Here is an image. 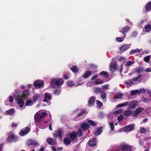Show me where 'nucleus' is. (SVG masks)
<instances>
[{
	"mask_svg": "<svg viewBox=\"0 0 151 151\" xmlns=\"http://www.w3.org/2000/svg\"><path fill=\"white\" fill-rule=\"evenodd\" d=\"M64 81L62 78H52L50 84L52 88H55L57 87H61Z\"/></svg>",
	"mask_w": 151,
	"mask_h": 151,
	"instance_id": "obj_1",
	"label": "nucleus"
},
{
	"mask_svg": "<svg viewBox=\"0 0 151 151\" xmlns=\"http://www.w3.org/2000/svg\"><path fill=\"white\" fill-rule=\"evenodd\" d=\"M7 140L8 142L12 141L15 142L18 141V137L15 135L13 133H10L7 138Z\"/></svg>",
	"mask_w": 151,
	"mask_h": 151,
	"instance_id": "obj_2",
	"label": "nucleus"
},
{
	"mask_svg": "<svg viewBox=\"0 0 151 151\" xmlns=\"http://www.w3.org/2000/svg\"><path fill=\"white\" fill-rule=\"evenodd\" d=\"M130 28L128 26H126L123 27L122 30L119 31L121 34L119 35V36L121 37H125L126 36V33L127 32L130 30Z\"/></svg>",
	"mask_w": 151,
	"mask_h": 151,
	"instance_id": "obj_3",
	"label": "nucleus"
},
{
	"mask_svg": "<svg viewBox=\"0 0 151 151\" xmlns=\"http://www.w3.org/2000/svg\"><path fill=\"white\" fill-rule=\"evenodd\" d=\"M122 150L123 151H131L132 149L130 146L126 144H122L120 145Z\"/></svg>",
	"mask_w": 151,
	"mask_h": 151,
	"instance_id": "obj_4",
	"label": "nucleus"
},
{
	"mask_svg": "<svg viewBox=\"0 0 151 151\" xmlns=\"http://www.w3.org/2000/svg\"><path fill=\"white\" fill-rule=\"evenodd\" d=\"M97 139L96 138H91L88 141V145L91 147H94L97 144Z\"/></svg>",
	"mask_w": 151,
	"mask_h": 151,
	"instance_id": "obj_5",
	"label": "nucleus"
},
{
	"mask_svg": "<svg viewBox=\"0 0 151 151\" xmlns=\"http://www.w3.org/2000/svg\"><path fill=\"white\" fill-rule=\"evenodd\" d=\"M47 142L50 145L54 146L57 144L56 139H52V137H48L47 139Z\"/></svg>",
	"mask_w": 151,
	"mask_h": 151,
	"instance_id": "obj_6",
	"label": "nucleus"
},
{
	"mask_svg": "<svg viewBox=\"0 0 151 151\" xmlns=\"http://www.w3.org/2000/svg\"><path fill=\"white\" fill-rule=\"evenodd\" d=\"M29 131V128L27 127L21 131L19 134L21 136H23L27 134Z\"/></svg>",
	"mask_w": 151,
	"mask_h": 151,
	"instance_id": "obj_7",
	"label": "nucleus"
},
{
	"mask_svg": "<svg viewBox=\"0 0 151 151\" xmlns=\"http://www.w3.org/2000/svg\"><path fill=\"white\" fill-rule=\"evenodd\" d=\"M80 127L83 131L85 132L90 127V125L86 123H82L80 125Z\"/></svg>",
	"mask_w": 151,
	"mask_h": 151,
	"instance_id": "obj_8",
	"label": "nucleus"
},
{
	"mask_svg": "<svg viewBox=\"0 0 151 151\" xmlns=\"http://www.w3.org/2000/svg\"><path fill=\"white\" fill-rule=\"evenodd\" d=\"M144 12L147 13L151 11V1L149 2L145 5Z\"/></svg>",
	"mask_w": 151,
	"mask_h": 151,
	"instance_id": "obj_9",
	"label": "nucleus"
},
{
	"mask_svg": "<svg viewBox=\"0 0 151 151\" xmlns=\"http://www.w3.org/2000/svg\"><path fill=\"white\" fill-rule=\"evenodd\" d=\"M134 125L132 124H130L127 126L124 127L125 131L131 132L133 131L134 129Z\"/></svg>",
	"mask_w": 151,
	"mask_h": 151,
	"instance_id": "obj_10",
	"label": "nucleus"
},
{
	"mask_svg": "<svg viewBox=\"0 0 151 151\" xmlns=\"http://www.w3.org/2000/svg\"><path fill=\"white\" fill-rule=\"evenodd\" d=\"M44 83L43 81L42 80H37L34 83V85L36 88H40L42 86Z\"/></svg>",
	"mask_w": 151,
	"mask_h": 151,
	"instance_id": "obj_11",
	"label": "nucleus"
},
{
	"mask_svg": "<svg viewBox=\"0 0 151 151\" xmlns=\"http://www.w3.org/2000/svg\"><path fill=\"white\" fill-rule=\"evenodd\" d=\"M26 145L28 146L30 145H38V143L35 141L33 140L29 139L26 142Z\"/></svg>",
	"mask_w": 151,
	"mask_h": 151,
	"instance_id": "obj_12",
	"label": "nucleus"
},
{
	"mask_svg": "<svg viewBox=\"0 0 151 151\" xmlns=\"http://www.w3.org/2000/svg\"><path fill=\"white\" fill-rule=\"evenodd\" d=\"M95 99L96 98L94 96H92L89 99L88 102L89 106H91L93 105Z\"/></svg>",
	"mask_w": 151,
	"mask_h": 151,
	"instance_id": "obj_13",
	"label": "nucleus"
},
{
	"mask_svg": "<svg viewBox=\"0 0 151 151\" xmlns=\"http://www.w3.org/2000/svg\"><path fill=\"white\" fill-rule=\"evenodd\" d=\"M143 109L142 107H138L134 111H133L132 114L134 116H136L139 114Z\"/></svg>",
	"mask_w": 151,
	"mask_h": 151,
	"instance_id": "obj_14",
	"label": "nucleus"
},
{
	"mask_svg": "<svg viewBox=\"0 0 151 151\" xmlns=\"http://www.w3.org/2000/svg\"><path fill=\"white\" fill-rule=\"evenodd\" d=\"M29 92L28 90H25L23 92L22 95V96H20V97H22V98L26 99L27 97L29 95Z\"/></svg>",
	"mask_w": 151,
	"mask_h": 151,
	"instance_id": "obj_15",
	"label": "nucleus"
},
{
	"mask_svg": "<svg viewBox=\"0 0 151 151\" xmlns=\"http://www.w3.org/2000/svg\"><path fill=\"white\" fill-rule=\"evenodd\" d=\"M77 133L76 132L74 131L70 134V138L72 141H74L77 137Z\"/></svg>",
	"mask_w": 151,
	"mask_h": 151,
	"instance_id": "obj_16",
	"label": "nucleus"
},
{
	"mask_svg": "<svg viewBox=\"0 0 151 151\" xmlns=\"http://www.w3.org/2000/svg\"><path fill=\"white\" fill-rule=\"evenodd\" d=\"M130 47V45H124L121 46L120 50L121 51L124 52L129 49Z\"/></svg>",
	"mask_w": 151,
	"mask_h": 151,
	"instance_id": "obj_17",
	"label": "nucleus"
},
{
	"mask_svg": "<svg viewBox=\"0 0 151 151\" xmlns=\"http://www.w3.org/2000/svg\"><path fill=\"white\" fill-rule=\"evenodd\" d=\"M99 75L101 76H103L105 78H108L109 76V74L108 72L104 71H101L100 72Z\"/></svg>",
	"mask_w": 151,
	"mask_h": 151,
	"instance_id": "obj_18",
	"label": "nucleus"
},
{
	"mask_svg": "<svg viewBox=\"0 0 151 151\" xmlns=\"http://www.w3.org/2000/svg\"><path fill=\"white\" fill-rule=\"evenodd\" d=\"M138 102L135 101H133L131 102L129 104V108H131L135 107L138 105Z\"/></svg>",
	"mask_w": 151,
	"mask_h": 151,
	"instance_id": "obj_19",
	"label": "nucleus"
},
{
	"mask_svg": "<svg viewBox=\"0 0 151 151\" xmlns=\"http://www.w3.org/2000/svg\"><path fill=\"white\" fill-rule=\"evenodd\" d=\"M17 102L18 104L19 105L20 108L22 107L24 104L23 99L21 98V97L20 99H17Z\"/></svg>",
	"mask_w": 151,
	"mask_h": 151,
	"instance_id": "obj_20",
	"label": "nucleus"
},
{
	"mask_svg": "<svg viewBox=\"0 0 151 151\" xmlns=\"http://www.w3.org/2000/svg\"><path fill=\"white\" fill-rule=\"evenodd\" d=\"M102 132V127H100L97 129L96 131L95 132V134L96 135H99Z\"/></svg>",
	"mask_w": 151,
	"mask_h": 151,
	"instance_id": "obj_21",
	"label": "nucleus"
},
{
	"mask_svg": "<svg viewBox=\"0 0 151 151\" xmlns=\"http://www.w3.org/2000/svg\"><path fill=\"white\" fill-rule=\"evenodd\" d=\"M125 84L127 85V87L131 86L134 83L132 81V79H129L128 80L126 81L125 82Z\"/></svg>",
	"mask_w": 151,
	"mask_h": 151,
	"instance_id": "obj_22",
	"label": "nucleus"
},
{
	"mask_svg": "<svg viewBox=\"0 0 151 151\" xmlns=\"http://www.w3.org/2000/svg\"><path fill=\"white\" fill-rule=\"evenodd\" d=\"M91 72L90 71H87L83 74L82 77L85 79H86L88 77L90 76L91 74Z\"/></svg>",
	"mask_w": 151,
	"mask_h": 151,
	"instance_id": "obj_23",
	"label": "nucleus"
},
{
	"mask_svg": "<svg viewBox=\"0 0 151 151\" xmlns=\"http://www.w3.org/2000/svg\"><path fill=\"white\" fill-rule=\"evenodd\" d=\"M117 64L112 63L111 64L110 66V69L111 70H114L116 69Z\"/></svg>",
	"mask_w": 151,
	"mask_h": 151,
	"instance_id": "obj_24",
	"label": "nucleus"
},
{
	"mask_svg": "<svg viewBox=\"0 0 151 151\" xmlns=\"http://www.w3.org/2000/svg\"><path fill=\"white\" fill-rule=\"evenodd\" d=\"M70 69L72 71L75 73H77L79 70V68L75 65H73Z\"/></svg>",
	"mask_w": 151,
	"mask_h": 151,
	"instance_id": "obj_25",
	"label": "nucleus"
},
{
	"mask_svg": "<svg viewBox=\"0 0 151 151\" xmlns=\"http://www.w3.org/2000/svg\"><path fill=\"white\" fill-rule=\"evenodd\" d=\"M6 113L7 114L10 115H13V114L15 112L14 109H11L6 111Z\"/></svg>",
	"mask_w": 151,
	"mask_h": 151,
	"instance_id": "obj_26",
	"label": "nucleus"
},
{
	"mask_svg": "<svg viewBox=\"0 0 151 151\" xmlns=\"http://www.w3.org/2000/svg\"><path fill=\"white\" fill-rule=\"evenodd\" d=\"M61 87H58L54 91L53 93L55 95L59 94L61 91Z\"/></svg>",
	"mask_w": 151,
	"mask_h": 151,
	"instance_id": "obj_27",
	"label": "nucleus"
},
{
	"mask_svg": "<svg viewBox=\"0 0 151 151\" xmlns=\"http://www.w3.org/2000/svg\"><path fill=\"white\" fill-rule=\"evenodd\" d=\"M57 134H54V135L55 136V135L57 136H59V137L61 138L62 137V130L60 129H59L57 131Z\"/></svg>",
	"mask_w": 151,
	"mask_h": 151,
	"instance_id": "obj_28",
	"label": "nucleus"
},
{
	"mask_svg": "<svg viewBox=\"0 0 151 151\" xmlns=\"http://www.w3.org/2000/svg\"><path fill=\"white\" fill-rule=\"evenodd\" d=\"M40 97V95L37 94H35L33 96V101L34 102L37 101Z\"/></svg>",
	"mask_w": 151,
	"mask_h": 151,
	"instance_id": "obj_29",
	"label": "nucleus"
},
{
	"mask_svg": "<svg viewBox=\"0 0 151 151\" xmlns=\"http://www.w3.org/2000/svg\"><path fill=\"white\" fill-rule=\"evenodd\" d=\"M123 95L122 93H119L115 95L114 96L115 99H122V98Z\"/></svg>",
	"mask_w": 151,
	"mask_h": 151,
	"instance_id": "obj_30",
	"label": "nucleus"
},
{
	"mask_svg": "<svg viewBox=\"0 0 151 151\" xmlns=\"http://www.w3.org/2000/svg\"><path fill=\"white\" fill-rule=\"evenodd\" d=\"M44 98L47 99L48 100H50L51 99V97L50 94L48 93H46L44 94Z\"/></svg>",
	"mask_w": 151,
	"mask_h": 151,
	"instance_id": "obj_31",
	"label": "nucleus"
},
{
	"mask_svg": "<svg viewBox=\"0 0 151 151\" xmlns=\"http://www.w3.org/2000/svg\"><path fill=\"white\" fill-rule=\"evenodd\" d=\"M145 28L146 32H149L151 30V24H149L146 25L145 27Z\"/></svg>",
	"mask_w": 151,
	"mask_h": 151,
	"instance_id": "obj_32",
	"label": "nucleus"
},
{
	"mask_svg": "<svg viewBox=\"0 0 151 151\" xmlns=\"http://www.w3.org/2000/svg\"><path fill=\"white\" fill-rule=\"evenodd\" d=\"M140 52V50L139 49H137L135 50H131L130 51V54L131 55L137 52Z\"/></svg>",
	"mask_w": 151,
	"mask_h": 151,
	"instance_id": "obj_33",
	"label": "nucleus"
},
{
	"mask_svg": "<svg viewBox=\"0 0 151 151\" xmlns=\"http://www.w3.org/2000/svg\"><path fill=\"white\" fill-rule=\"evenodd\" d=\"M132 111L130 110H127L125 111L124 112V115L126 116L129 117L131 114Z\"/></svg>",
	"mask_w": 151,
	"mask_h": 151,
	"instance_id": "obj_34",
	"label": "nucleus"
},
{
	"mask_svg": "<svg viewBox=\"0 0 151 151\" xmlns=\"http://www.w3.org/2000/svg\"><path fill=\"white\" fill-rule=\"evenodd\" d=\"M88 124L92 126H95L96 125V123L92 120H89L87 121Z\"/></svg>",
	"mask_w": 151,
	"mask_h": 151,
	"instance_id": "obj_35",
	"label": "nucleus"
},
{
	"mask_svg": "<svg viewBox=\"0 0 151 151\" xmlns=\"http://www.w3.org/2000/svg\"><path fill=\"white\" fill-rule=\"evenodd\" d=\"M136 72L137 73H140L144 71L143 68L142 67H139L136 68L135 70Z\"/></svg>",
	"mask_w": 151,
	"mask_h": 151,
	"instance_id": "obj_36",
	"label": "nucleus"
},
{
	"mask_svg": "<svg viewBox=\"0 0 151 151\" xmlns=\"http://www.w3.org/2000/svg\"><path fill=\"white\" fill-rule=\"evenodd\" d=\"M104 83L103 81L101 79H97L94 82V83L95 85H98L100 84H102Z\"/></svg>",
	"mask_w": 151,
	"mask_h": 151,
	"instance_id": "obj_37",
	"label": "nucleus"
},
{
	"mask_svg": "<svg viewBox=\"0 0 151 151\" xmlns=\"http://www.w3.org/2000/svg\"><path fill=\"white\" fill-rule=\"evenodd\" d=\"M64 143L67 145H69L70 143V140L67 137H65L64 139Z\"/></svg>",
	"mask_w": 151,
	"mask_h": 151,
	"instance_id": "obj_38",
	"label": "nucleus"
},
{
	"mask_svg": "<svg viewBox=\"0 0 151 151\" xmlns=\"http://www.w3.org/2000/svg\"><path fill=\"white\" fill-rule=\"evenodd\" d=\"M86 110L85 109H82L81 110V112L79 113L77 115V117H79L83 115L86 112Z\"/></svg>",
	"mask_w": 151,
	"mask_h": 151,
	"instance_id": "obj_39",
	"label": "nucleus"
},
{
	"mask_svg": "<svg viewBox=\"0 0 151 151\" xmlns=\"http://www.w3.org/2000/svg\"><path fill=\"white\" fill-rule=\"evenodd\" d=\"M67 84L69 86H72L75 85V84L72 81H68L67 82Z\"/></svg>",
	"mask_w": 151,
	"mask_h": 151,
	"instance_id": "obj_40",
	"label": "nucleus"
},
{
	"mask_svg": "<svg viewBox=\"0 0 151 151\" xmlns=\"http://www.w3.org/2000/svg\"><path fill=\"white\" fill-rule=\"evenodd\" d=\"M100 94L101 95V98L103 99H105L106 98V94H105V92L103 91H102L101 92Z\"/></svg>",
	"mask_w": 151,
	"mask_h": 151,
	"instance_id": "obj_41",
	"label": "nucleus"
},
{
	"mask_svg": "<svg viewBox=\"0 0 151 151\" xmlns=\"http://www.w3.org/2000/svg\"><path fill=\"white\" fill-rule=\"evenodd\" d=\"M82 131L83 130L81 129H79L78 131V136L79 137H81L83 135Z\"/></svg>",
	"mask_w": 151,
	"mask_h": 151,
	"instance_id": "obj_42",
	"label": "nucleus"
},
{
	"mask_svg": "<svg viewBox=\"0 0 151 151\" xmlns=\"http://www.w3.org/2000/svg\"><path fill=\"white\" fill-rule=\"evenodd\" d=\"M97 106L99 108H100L103 106V103L99 100L97 101Z\"/></svg>",
	"mask_w": 151,
	"mask_h": 151,
	"instance_id": "obj_43",
	"label": "nucleus"
},
{
	"mask_svg": "<svg viewBox=\"0 0 151 151\" xmlns=\"http://www.w3.org/2000/svg\"><path fill=\"white\" fill-rule=\"evenodd\" d=\"M32 101L31 100H27L25 106H26L32 105Z\"/></svg>",
	"mask_w": 151,
	"mask_h": 151,
	"instance_id": "obj_44",
	"label": "nucleus"
},
{
	"mask_svg": "<svg viewBox=\"0 0 151 151\" xmlns=\"http://www.w3.org/2000/svg\"><path fill=\"white\" fill-rule=\"evenodd\" d=\"M103 90L101 88H96L94 90V91L95 93H100Z\"/></svg>",
	"mask_w": 151,
	"mask_h": 151,
	"instance_id": "obj_45",
	"label": "nucleus"
},
{
	"mask_svg": "<svg viewBox=\"0 0 151 151\" xmlns=\"http://www.w3.org/2000/svg\"><path fill=\"white\" fill-rule=\"evenodd\" d=\"M145 91V90L144 88H142L139 90H137L138 93L140 94L141 93H144Z\"/></svg>",
	"mask_w": 151,
	"mask_h": 151,
	"instance_id": "obj_46",
	"label": "nucleus"
},
{
	"mask_svg": "<svg viewBox=\"0 0 151 151\" xmlns=\"http://www.w3.org/2000/svg\"><path fill=\"white\" fill-rule=\"evenodd\" d=\"M125 37H117L116 38V40L118 42H121L123 41Z\"/></svg>",
	"mask_w": 151,
	"mask_h": 151,
	"instance_id": "obj_47",
	"label": "nucleus"
},
{
	"mask_svg": "<svg viewBox=\"0 0 151 151\" xmlns=\"http://www.w3.org/2000/svg\"><path fill=\"white\" fill-rule=\"evenodd\" d=\"M134 61H128L126 63L125 65L127 66H130L132 65L134 63Z\"/></svg>",
	"mask_w": 151,
	"mask_h": 151,
	"instance_id": "obj_48",
	"label": "nucleus"
},
{
	"mask_svg": "<svg viewBox=\"0 0 151 151\" xmlns=\"http://www.w3.org/2000/svg\"><path fill=\"white\" fill-rule=\"evenodd\" d=\"M110 127L111 128V130L113 131L114 129V125L113 122H111L109 123Z\"/></svg>",
	"mask_w": 151,
	"mask_h": 151,
	"instance_id": "obj_49",
	"label": "nucleus"
},
{
	"mask_svg": "<svg viewBox=\"0 0 151 151\" xmlns=\"http://www.w3.org/2000/svg\"><path fill=\"white\" fill-rule=\"evenodd\" d=\"M150 56L148 55L144 58V60L147 63L149 62V61L150 60Z\"/></svg>",
	"mask_w": 151,
	"mask_h": 151,
	"instance_id": "obj_50",
	"label": "nucleus"
},
{
	"mask_svg": "<svg viewBox=\"0 0 151 151\" xmlns=\"http://www.w3.org/2000/svg\"><path fill=\"white\" fill-rule=\"evenodd\" d=\"M138 93L137 90L131 91L130 94L131 95L134 96Z\"/></svg>",
	"mask_w": 151,
	"mask_h": 151,
	"instance_id": "obj_51",
	"label": "nucleus"
},
{
	"mask_svg": "<svg viewBox=\"0 0 151 151\" xmlns=\"http://www.w3.org/2000/svg\"><path fill=\"white\" fill-rule=\"evenodd\" d=\"M141 76V75H140L137 77H134L132 79V81H138V79Z\"/></svg>",
	"mask_w": 151,
	"mask_h": 151,
	"instance_id": "obj_52",
	"label": "nucleus"
},
{
	"mask_svg": "<svg viewBox=\"0 0 151 151\" xmlns=\"http://www.w3.org/2000/svg\"><path fill=\"white\" fill-rule=\"evenodd\" d=\"M47 115V113L46 112H43L41 115H39V117H40V118L41 119H42L44 117H45V115Z\"/></svg>",
	"mask_w": 151,
	"mask_h": 151,
	"instance_id": "obj_53",
	"label": "nucleus"
},
{
	"mask_svg": "<svg viewBox=\"0 0 151 151\" xmlns=\"http://www.w3.org/2000/svg\"><path fill=\"white\" fill-rule=\"evenodd\" d=\"M146 130L144 127H141L140 129L139 133L141 134L144 133L145 132Z\"/></svg>",
	"mask_w": 151,
	"mask_h": 151,
	"instance_id": "obj_54",
	"label": "nucleus"
},
{
	"mask_svg": "<svg viewBox=\"0 0 151 151\" xmlns=\"http://www.w3.org/2000/svg\"><path fill=\"white\" fill-rule=\"evenodd\" d=\"M123 117L122 114L120 115L118 117L117 119L118 121L119 122L123 120Z\"/></svg>",
	"mask_w": 151,
	"mask_h": 151,
	"instance_id": "obj_55",
	"label": "nucleus"
},
{
	"mask_svg": "<svg viewBox=\"0 0 151 151\" xmlns=\"http://www.w3.org/2000/svg\"><path fill=\"white\" fill-rule=\"evenodd\" d=\"M41 119L39 117V115L37 116H35V120L36 121H38Z\"/></svg>",
	"mask_w": 151,
	"mask_h": 151,
	"instance_id": "obj_56",
	"label": "nucleus"
},
{
	"mask_svg": "<svg viewBox=\"0 0 151 151\" xmlns=\"http://www.w3.org/2000/svg\"><path fill=\"white\" fill-rule=\"evenodd\" d=\"M145 103L149 102L150 101L149 99L148 98H145L142 100Z\"/></svg>",
	"mask_w": 151,
	"mask_h": 151,
	"instance_id": "obj_57",
	"label": "nucleus"
},
{
	"mask_svg": "<svg viewBox=\"0 0 151 151\" xmlns=\"http://www.w3.org/2000/svg\"><path fill=\"white\" fill-rule=\"evenodd\" d=\"M98 77L97 74L93 76V77L91 78V81H93L96 79Z\"/></svg>",
	"mask_w": 151,
	"mask_h": 151,
	"instance_id": "obj_58",
	"label": "nucleus"
},
{
	"mask_svg": "<svg viewBox=\"0 0 151 151\" xmlns=\"http://www.w3.org/2000/svg\"><path fill=\"white\" fill-rule=\"evenodd\" d=\"M13 98L12 96H9V101L10 103L12 102L13 101Z\"/></svg>",
	"mask_w": 151,
	"mask_h": 151,
	"instance_id": "obj_59",
	"label": "nucleus"
},
{
	"mask_svg": "<svg viewBox=\"0 0 151 151\" xmlns=\"http://www.w3.org/2000/svg\"><path fill=\"white\" fill-rule=\"evenodd\" d=\"M137 34L136 32H134L132 34V37H134L137 36Z\"/></svg>",
	"mask_w": 151,
	"mask_h": 151,
	"instance_id": "obj_60",
	"label": "nucleus"
},
{
	"mask_svg": "<svg viewBox=\"0 0 151 151\" xmlns=\"http://www.w3.org/2000/svg\"><path fill=\"white\" fill-rule=\"evenodd\" d=\"M129 102L127 101L124 103L122 104H123L122 105H123V107L125 106H127L128 105H129Z\"/></svg>",
	"mask_w": 151,
	"mask_h": 151,
	"instance_id": "obj_61",
	"label": "nucleus"
},
{
	"mask_svg": "<svg viewBox=\"0 0 151 151\" xmlns=\"http://www.w3.org/2000/svg\"><path fill=\"white\" fill-rule=\"evenodd\" d=\"M108 87H109V86L108 85H106L104 86H103L102 87V88L104 89L105 90V89H107L108 88Z\"/></svg>",
	"mask_w": 151,
	"mask_h": 151,
	"instance_id": "obj_62",
	"label": "nucleus"
},
{
	"mask_svg": "<svg viewBox=\"0 0 151 151\" xmlns=\"http://www.w3.org/2000/svg\"><path fill=\"white\" fill-rule=\"evenodd\" d=\"M122 111V110L121 109L119 110L116 111H115L114 112L116 114H118L121 113Z\"/></svg>",
	"mask_w": 151,
	"mask_h": 151,
	"instance_id": "obj_63",
	"label": "nucleus"
},
{
	"mask_svg": "<svg viewBox=\"0 0 151 151\" xmlns=\"http://www.w3.org/2000/svg\"><path fill=\"white\" fill-rule=\"evenodd\" d=\"M145 71L148 72H151V68H147L146 69Z\"/></svg>",
	"mask_w": 151,
	"mask_h": 151,
	"instance_id": "obj_64",
	"label": "nucleus"
}]
</instances>
